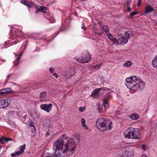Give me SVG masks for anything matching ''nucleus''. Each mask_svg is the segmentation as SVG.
Returning <instances> with one entry per match:
<instances>
[{
	"instance_id": "obj_44",
	"label": "nucleus",
	"mask_w": 157,
	"mask_h": 157,
	"mask_svg": "<svg viewBox=\"0 0 157 157\" xmlns=\"http://www.w3.org/2000/svg\"><path fill=\"white\" fill-rule=\"evenodd\" d=\"M55 22V20H54L53 21H52L51 22L53 23H54Z\"/></svg>"
},
{
	"instance_id": "obj_38",
	"label": "nucleus",
	"mask_w": 157,
	"mask_h": 157,
	"mask_svg": "<svg viewBox=\"0 0 157 157\" xmlns=\"http://www.w3.org/2000/svg\"><path fill=\"white\" fill-rule=\"evenodd\" d=\"M50 72L51 73L52 72L54 71V69L52 68H50Z\"/></svg>"
},
{
	"instance_id": "obj_12",
	"label": "nucleus",
	"mask_w": 157,
	"mask_h": 157,
	"mask_svg": "<svg viewBox=\"0 0 157 157\" xmlns=\"http://www.w3.org/2000/svg\"><path fill=\"white\" fill-rule=\"evenodd\" d=\"M128 39L124 37H120L118 39V44L124 45L126 44L128 42Z\"/></svg>"
},
{
	"instance_id": "obj_17",
	"label": "nucleus",
	"mask_w": 157,
	"mask_h": 157,
	"mask_svg": "<svg viewBox=\"0 0 157 157\" xmlns=\"http://www.w3.org/2000/svg\"><path fill=\"white\" fill-rule=\"evenodd\" d=\"M12 140V139L10 138H6L4 137H3L0 139V141L1 143L3 144H5L7 143L9 141H11Z\"/></svg>"
},
{
	"instance_id": "obj_8",
	"label": "nucleus",
	"mask_w": 157,
	"mask_h": 157,
	"mask_svg": "<svg viewBox=\"0 0 157 157\" xmlns=\"http://www.w3.org/2000/svg\"><path fill=\"white\" fill-rule=\"evenodd\" d=\"M10 101L8 99H0V108H4L7 106Z\"/></svg>"
},
{
	"instance_id": "obj_48",
	"label": "nucleus",
	"mask_w": 157,
	"mask_h": 157,
	"mask_svg": "<svg viewBox=\"0 0 157 157\" xmlns=\"http://www.w3.org/2000/svg\"><path fill=\"white\" fill-rule=\"evenodd\" d=\"M106 90H109V89H106Z\"/></svg>"
},
{
	"instance_id": "obj_37",
	"label": "nucleus",
	"mask_w": 157,
	"mask_h": 157,
	"mask_svg": "<svg viewBox=\"0 0 157 157\" xmlns=\"http://www.w3.org/2000/svg\"><path fill=\"white\" fill-rule=\"evenodd\" d=\"M84 25H85L84 24H83V25L82 26V27L81 28L82 29L86 30V28L85 27V26Z\"/></svg>"
},
{
	"instance_id": "obj_25",
	"label": "nucleus",
	"mask_w": 157,
	"mask_h": 157,
	"mask_svg": "<svg viewBox=\"0 0 157 157\" xmlns=\"http://www.w3.org/2000/svg\"><path fill=\"white\" fill-rule=\"evenodd\" d=\"M71 71L70 72H67L65 73V76L67 78H70L72 76V75L74 74V72L71 73Z\"/></svg>"
},
{
	"instance_id": "obj_5",
	"label": "nucleus",
	"mask_w": 157,
	"mask_h": 157,
	"mask_svg": "<svg viewBox=\"0 0 157 157\" xmlns=\"http://www.w3.org/2000/svg\"><path fill=\"white\" fill-rule=\"evenodd\" d=\"M76 60L78 62L82 63H86L90 61L91 59L90 53L86 52L83 54L81 58H76Z\"/></svg>"
},
{
	"instance_id": "obj_11",
	"label": "nucleus",
	"mask_w": 157,
	"mask_h": 157,
	"mask_svg": "<svg viewBox=\"0 0 157 157\" xmlns=\"http://www.w3.org/2000/svg\"><path fill=\"white\" fill-rule=\"evenodd\" d=\"M12 90L10 88L2 89L0 90V94H3L12 92Z\"/></svg>"
},
{
	"instance_id": "obj_43",
	"label": "nucleus",
	"mask_w": 157,
	"mask_h": 157,
	"mask_svg": "<svg viewBox=\"0 0 157 157\" xmlns=\"http://www.w3.org/2000/svg\"><path fill=\"white\" fill-rule=\"evenodd\" d=\"M130 1H128V2H127V6H129V3H130Z\"/></svg>"
},
{
	"instance_id": "obj_3",
	"label": "nucleus",
	"mask_w": 157,
	"mask_h": 157,
	"mask_svg": "<svg viewBox=\"0 0 157 157\" xmlns=\"http://www.w3.org/2000/svg\"><path fill=\"white\" fill-rule=\"evenodd\" d=\"M112 121L107 120L105 118H99L97 121L96 126L99 130L102 131H105L112 129Z\"/></svg>"
},
{
	"instance_id": "obj_27",
	"label": "nucleus",
	"mask_w": 157,
	"mask_h": 157,
	"mask_svg": "<svg viewBox=\"0 0 157 157\" xmlns=\"http://www.w3.org/2000/svg\"><path fill=\"white\" fill-rule=\"evenodd\" d=\"M111 41L114 44H118V40H117V39L115 37H114L113 39L111 40Z\"/></svg>"
},
{
	"instance_id": "obj_26",
	"label": "nucleus",
	"mask_w": 157,
	"mask_h": 157,
	"mask_svg": "<svg viewBox=\"0 0 157 157\" xmlns=\"http://www.w3.org/2000/svg\"><path fill=\"white\" fill-rule=\"evenodd\" d=\"M102 65V63H101L99 64H98L95 65H93L92 67L94 69H98L101 67Z\"/></svg>"
},
{
	"instance_id": "obj_30",
	"label": "nucleus",
	"mask_w": 157,
	"mask_h": 157,
	"mask_svg": "<svg viewBox=\"0 0 157 157\" xmlns=\"http://www.w3.org/2000/svg\"><path fill=\"white\" fill-rule=\"evenodd\" d=\"M118 157H127V156L123 152L119 155Z\"/></svg>"
},
{
	"instance_id": "obj_19",
	"label": "nucleus",
	"mask_w": 157,
	"mask_h": 157,
	"mask_svg": "<svg viewBox=\"0 0 157 157\" xmlns=\"http://www.w3.org/2000/svg\"><path fill=\"white\" fill-rule=\"evenodd\" d=\"M151 64L154 67L157 68V55L152 59Z\"/></svg>"
},
{
	"instance_id": "obj_31",
	"label": "nucleus",
	"mask_w": 157,
	"mask_h": 157,
	"mask_svg": "<svg viewBox=\"0 0 157 157\" xmlns=\"http://www.w3.org/2000/svg\"><path fill=\"white\" fill-rule=\"evenodd\" d=\"M85 107H80L79 110L80 112H83L85 110Z\"/></svg>"
},
{
	"instance_id": "obj_41",
	"label": "nucleus",
	"mask_w": 157,
	"mask_h": 157,
	"mask_svg": "<svg viewBox=\"0 0 157 157\" xmlns=\"http://www.w3.org/2000/svg\"><path fill=\"white\" fill-rule=\"evenodd\" d=\"M18 62L17 60L16 61H14V63L15 64V66H16L17 65L18 63Z\"/></svg>"
},
{
	"instance_id": "obj_7",
	"label": "nucleus",
	"mask_w": 157,
	"mask_h": 157,
	"mask_svg": "<svg viewBox=\"0 0 157 157\" xmlns=\"http://www.w3.org/2000/svg\"><path fill=\"white\" fill-rule=\"evenodd\" d=\"M25 144H24L20 146L19 147V151H17L15 152L14 153H12L11 154V156L12 157H14L16 155H19L21 154H23L25 149Z\"/></svg>"
},
{
	"instance_id": "obj_14",
	"label": "nucleus",
	"mask_w": 157,
	"mask_h": 157,
	"mask_svg": "<svg viewBox=\"0 0 157 157\" xmlns=\"http://www.w3.org/2000/svg\"><path fill=\"white\" fill-rule=\"evenodd\" d=\"M154 10L153 8L150 4L147 5L145 7V12L146 13L152 12Z\"/></svg>"
},
{
	"instance_id": "obj_22",
	"label": "nucleus",
	"mask_w": 157,
	"mask_h": 157,
	"mask_svg": "<svg viewBox=\"0 0 157 157\" xmlns=\"http://www.w3.org/2000/svg\"><path fill=\"white\" fill-rule=\"evenodd\" d=\"M86 121L83 118L82 119L81 122L82 127L85 129L88 130V127L85 124Z\"/></svg>"
},
{
	"instance_id": "obj_34",
	"label": "nucleus",
	"mask_w": 157,
	"mask_h": 157,
	"mask_svg": "<svg viewBox=\"0 0 157 157\" xmlns=\"http://www.w3.org/2000/svg\"><path fill=\"white\" fill-rule=\"evenodd\" d=\"M138 1V4L137 6L138 7H139L141 4V0H137Z\"/></svg>"
},
{
	"instance_id": "obj_29",
	"label": "nucleus",
	"mask_w": 157,
	"mask_h": 157,
	"mask_svg": "<svg viewBox=\"0 0 157 157\" xmlns=\"http://www.w3.org/2000/svg\"><path fill=\"white\" fill-rule=\"evenodd\" d=\"M29 126L30 127H33L34 129V131L35 130V126L33 122H30L29 124Z\"/></svg>"
},
{
	"instance_id": "obj_33",
	"label": "nucleus",
	"mask_w": 157,
	"mask_h": 157,
	"mask_svg": "<svg viewBox=\"0 0 157 157\" xmlns=\"http://www.w3.org/2000/svg\"><path fill=\"white\" fill-rule=\"evenodd\" d=\"M22 54L21 53L20 54V55L18 56H17V57L16 59L17 60L18 62L19 61V60L20 59L21 57L22 56Z\"/></svg>"
},
{
	"instance_id": "obj_15",
	"label": "nucleus",
	"mask_w": 157,
	"mask_h": 157,
	"mask_svg": "<svg viewBox=\"0 0 157 157\" xmlns=\"http://www.w3.org/2000/svg\"><path fill=\"white\" fill-rule=\"evenodd\" d=\"M21 2L28 7H31L33 6V4L32 2L28 1L22 0L21 1Z\"/></svg>"
},
{
	"instance_id": "obj_42",
	"label": "nucleus",
	"mask_w": 157,
	"mask_h": 157,
	"mask_svg": "<svg viewBox=\"0 0 157 157\" xmlns=\"http://www.w3.org/2000/svg\"><path fill=\"white\" fill-rule=\"evenodd\" d=\"M98 110L99 112L101 113V109L99 107V106H98Z\"/></svg>"
},
{
	"instance_id": "obj_35",
	"label": "nucleus",
	"mask_w": 157,
	"mask_h": 157,
	"mask_svg": "<svg viewBox=\"0 0 157 157\" xmlns=\"http://www.w3.org/2000/svg\"><path fill=\"white\" fill-rule=\"evenodd\" d=\"M142 149L144 150L145 151L146 150V146H145V145L144 144H142Z\"/></svg>"
},
{
	"instance_id": "obj_40",
	"label": "nucleus",
	"mask_w": 157,
	"mask_h": 157,
	"mask_svg": "<svg viewBox=\"0 0 157 157\" xmlns=\"http://www.w3.org/2000/svg\"><path fill=\"white\" fill-rule=\"evenodd\" d=\"M141 157H148L146 154H144L141 155Z\"/></svg>"
},
{
	"instance_id": "obj_16",
	"label": "nucleus",
	"mask_w": 157,
	"mask_h": 157,
	"mask_svg": "<svg viewBox=\"0 0 157 157\" xmlns=\"http://www.w3.org/2000/svg\"><path fill=\"white\" fill-rule=\"evenodd\" d=\"M126 155L127 157H132L134 156V152L132 150L125 151L123 152Z\"/></svg>"
},
{
	"instance_id": "obj_45",
	"label": "nucleus",
	"mask_w": 157,
	"mask_h": 157,
	"mask_svg": "<svg viewBox=\"0 0 157 157\" xmlns=\"http://www.w3.org/2000/svg\"><path fill=\"white\" fill-rule=\"evenodd\" d=\"M46 157H52L50 155H48L46 156Z\"/></svg>"
},
{
	"instance_id": "obj_4",
	"label": "nucleus",
	"mask_w": 157,
	"mask_h": 157,
	"mask_svg": "<svg viewBox=\"0 0 157 157\" xmlns=\"http://www.w3.org/2000/svg\"><path fill=\"white\" fill-rule=\"evenodd\" d=\"M123 134L125 138L139 140L141 136L139 129L137 128H129L125 129Z\"/></svg>"
},
{
	"instance_id": "obj_32",
	"label": "nucleus",
	"mask_w": 157,
	"mask_h": 157,
	"mask_svg": "<svg viewBox=\"0 0 157 157\" xmlns=\"http://www.w3.org/2000/svg\"><path fill=\"white\" fill-rule=\"evenodd\" d=\"M137 13V12L135 11H134L130 13V16L132 17H133Z\"/></svg>"
},
{
	"instance_id": "obj_10",
	"label": "nucleus",
	"mask_w": 157,
	"mask_h": 157,
	"mask_svg": "<svg viewBox=\"0 0 157 157\" xmlns=\"http://www.w3.org/2000/svg\"><path fill=\"white\" fill-rule=\"evenodd\" d=\"M101 89V88H97L95 89L93 92L91 96L94 98H98L99 95V93Z\"/></svg>"
},
{
	"instance_id": "obj_28",
	"label": "nucleus",
	"mask_w": 157,
	"mask_h": 157,
	"mask_svg": "<svg viewBox=\"0 0 157 157\" xmlns=\"http://www.w3.org/2000/svg\"><path fill=\"white\" fill-rule=\"evenodd\" d=\"M108 38L110 39L111 41L114 38L113 36L110 33H109L108 34L107 33L106 34Z\"/></svg>"
},
{
	"instance_id": "obj_20",
	"label": "nucleus",
	"mask_w": 157,
	"mask_h": 157,
	"mask_svg": "<svg viewBox=\"0 0 157 157\" xmlns=\"http://www.w3.org/2000/svg\"><path fill=\"white\" fill-rule=\"evenodd\" d=\"M124 35L127 37V39H129L132 37L133 35V33L130 31H126L125 32Z\"/></svg>"
},
{
	"instance_id": "obj_39",
	"label": "nucleus",
	"mask_w": 157,
	"mask_h": 157,
	"mask_svg": "<svg viewBox=\"0 0 157 157\" xmlns=\"http://www.w3.org/2000/svg\"><path fill=\"white\" fill-rule=\"evenodd\" d=\"M53 75L55 77H56V78H57L58 77V75H57V74L56 73H53Z\"/></svg>"
},
{
	"instance_id": "obj_23",
	"label": "nucleus",
	"mask_w": 157,
	"mask_h": 157,
	"mask_svg": "<svg viewBox=\"0 0 157 157\" xmlns=\"http://www.w3.org/2000/svg\"><path fill=\"white\" fill-rule=\"evenodd\" d=\"M103 30L106 33V34L109 33V27L107 25H104L103 26Z\"/></svg>"
},
{
	"instance_id": "obj_1",
	"label": "nucleus",
	"mask_w": 157,
	"mask_h": 157,
	"mask_svg": "<svg viewBox=\"0 0 157 157\" xmlns=\"http://www.w3.org/2000/svg\"><path fill=\"white\" fill-rule=\"evenodd\" d=\"M76 145L75 138H71L65 134L62 135L53 143L55 150L54 157H69L75 152Z\"/></svg>"
},
{
	"instance_id": "obj_36",
	"label": "nucleus",
	"mask_w": 157,
	"mask_h": 157,
	"mask_svg": "<svg viewBox=\"0 0 157 157\" xmlns=\"http://www.w3.org/2000/svg\"><path fill=\"white\" fill-rule=\"evenodd\" d=\"M131 10V8L129 7V6H127V9L126 11L128 12H130Z\"/></svg>"
},
{
	"instance_id": "obj_13",
	"label": "nucleus",
	"mask_w": 157,
	"mask_h": 157,
	"mask_svg": "<svg viewBox=\"0 0 157 157\" xmlns=\"http://www.w3.org/2000/svg\"><path fill=\"white\" fill-rule=\"evenodd\" d=\"M35 7L37 11H36L35 12L36 13H37L38 11H41L42 12H45L44 10H47V8L46 7H44V6H36V5H35Z\"/></svg>"
},
{
	"instance_id": "obj_2",
	"label": "nucleus",
	"mask_w": 157,
	"mask_h": 157,
	"mask_svg": "<svg viewBox=\"0 0 157 157\" xmlns=\"http://www.w3.org/2000/svg\"><path fill=\"white\" fill-rule=\"evenodd\" d=\"M126 85L130 90L134 93L139 88L142 89L144 87L145 83L139 77L136 76H130L126 78Z\"/></svg>"
},
{
	"instance_id": "obj_21",
	"label": "nucleus",
	"mask_w": 157,
	"mask_h": 157,
	"mask_svg": "<svg viewBox=\"0 0 157 157\" xmlns=\"http://www.w3.org/2000/svg\"><path fill=\"white\" fill-rule=\"evenodd\" d=\"M46 96V92L43 91L40 93V98L41 101H43L45 100L44 98Z\"/></svg>"
},
{
	"instance_id": "obj_47",
	"label": "nucleus",
	"mask_w": 157,
	"mask_h": 157,
	"mask_svg": "<svg viewBox=\"0 0 157 157\" xmlns=\"http://www.w3.org/2000/svg\"><path fill=\"white\" fill-rule=\"evenodd\" d=\"M81 1H85V0H80Z\"/></svg>"
},
{
	"instance_id": "obj_6",
	"label": "nucleus",
	"mask_w": 157,
	"mask_h": 157,
	"mask_svg": "<svg viewBox=\"0 0 157 157\" xmlns=\"http://www.w3.org/2000/svg\"><path fill=\"white\" fill-rule=\"evenodd\" d=\"M52 106V104L51 103L49 104H42L40 105L41 109L47 113H49L51 110Z\"/></svg>"
},
{
	"instance_id": "obj_18",
	"label": "nucleus",
	"mask_w": 157,
	"mask_h": 157,
	"mask_svg": "<svg viewBox=\"0 0 157 157\" xmlns=\"http://www.w3.org/2000/svg\"><path fill=\"white\" fill-rule=\"evenodd\" d=\"M130 117L132 120H137L139 118L140 116L138 114L134 113L130 115Z\"/></svg>"
},
{
	"instance_id": "obj_24",
	"label": "nucleus",
	"mask_w": 157,
	"mask_h": 157,
	"mask_svg": "<svg viewBox=\"0 0 157 157\" xmlns=\"http://www.w3.org/2000/svg\"><path fill=\"white\" fill-rule=\"evenodd\" d=\"M132 64V63L131 61H128L123 64V66L125 67H128L131 66Z\"/></svg>"
},
{
	"instance_id": "obj_9",
	"label": "nucleus",
	"mask_w": 157,
	"mask_h": 157,
	"mask_svg": "<svg viewBox=\"0 0 157 157\" xmlns=\"http://www.w3.org/2000/svg\"><path fill=\"white\" fill-rule=\"evenodd\" d=\"M112 96L110 95H107V97L103 99V104L105 108L107 109L109 108V105L108 103V100H109L110 98H111Z\"/></svg>"
},
{
	"instance_id": "obj_46",
	"label": "nucleus",
	"mask_w": 157,
	"mask_h": 157,
	"mask_svg": "<svg viewBox=\"0 0 157 157\" xmlns=\"http://www.w3.org/2000/svg\"><path fill=\"white\" fill-rule=\"evenodd\" d=\"M2 149V147L1 146H0V150Z\"/></svg>"
}]
</instances>
